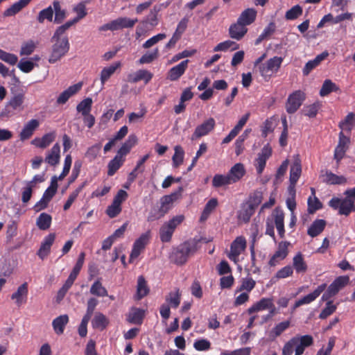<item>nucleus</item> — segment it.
<instances>
[{
    "label": "nucleus",
    "instance_id": "obj_3",
    "mask_svg": "<svg viewBox=\"0 0 355 355\" xmlns=\"http://www.w3.org/2000/svg\"><path fill=\"white\" fill-rule=\"evenodd\" d=\"M51 42L53 43L51 52L49 58V62L51 64L55 63L64 57L69 50V42L67 36L52 37Z\"/></svg>",
    "mask_w": 355,
    "mask_h": 355
},
{
    "label": "nucleus",
    "instance_id": "obj_56",
    "mask_svg": "<svg viewBox=\"0 0 355 355\" xmlns=\"http://www.w3.org/2000/svg\"><path fill=\"white\" fill-rule=\"evenodd\" d=\"M37 45V42H35L32 40L24 42L20 49V55H31L34 50L35 49Z\"/></svg>",
    "mask_w": 355,
    "mask_h": 355
},
{
    "label": "nucleus",
    "instance_id": "obj_30",
    "mask_svg": "<svg viewBox=\"0 0 355 355\" xmlns=\"http://www.w3.org/2000/svg\"><path fill=\"white\" fill-rule=\"evenodd\" d=\"M137 142V137L135 135H129L128 139L123 144L121 147L119 149L116 153V156H119L120 158L124 159L125 156L130 151L131 148L135 146Z\"/></svg>",
    "mask_w": 355,
    "mask_h": 355
},
{
    "label": "nucleus",
    "instance_id": "obj_11",
    "mask_svg": "<svg viewBox=\"0 0 355 355\" xmlns=\"http://www.w3.org/2000/svg\"><path fill=\"white\" fill-rule=\"evenodd\" d=\"M215 126V119L212 117L209 118L196 128L193 133L191 135V140H195L207 135L214 129Z\"/></svg>",
    "mask_w": 355,
    "mask_h": 355
},
{
    "label": "nucleus",
    "instance_id": "obj_62",
    "mask_svg": "<svg viewBox=\"0 0 355 355\" xmlns=\"http://www.w3.org/2000/svg\"><path fill=\"white\" fill-rule=\"evenodd\" d=\"M0 60L8 63L10 65H15L18 60L16 55L10 53L0 49Z\"/></svg>",
    "mask_w": 355,
    "mask_h": 355
},
{
    "label": "nucleus",
    "instance_id": "obj_12",
    "mask_svg": "<svg viewBox=\"0 0 355 355\" xmlns=\"http://www.w3.org/2000/svg\"><path fill=\"white\" fill-rule=\"evenodd\" d=\"M246 248V240L243 236L236 237L230 245V252L228 254V258L236 262L239 256L245 250Z\"/></svg>",
    "mask_w": 355,
    "mask_h": 355
},
{
    "label": "nucleus",
    "instance_id": "obj_37",
    "mask_svg": "<svg viewBox=\"0 0 355 355\" xmlns=\"http://www.w3.org/2000/svg\"><path fill=\"white\" fill-rule=\"evenodd\" d=\"M144 315V311L142 309L132 308L127 316V320L131 324H141Z\"/></svg>",
    "mask_w": 355,
    "mask_h": 355
},
{
    "label": "nucleus",
    "instance_id": "obj_21",
    "mask_svg": "<svg viewBox=\"0 0 355 355\" xmlns=\"http://www.w3.org/2000/svg\"><path fill=\"white\" fill-rule=\"evenodd\" d=\"M153 77V74L146 69H139L133 74L128 76V80L130 83H136L140 80H144L145 84H148Z\"/></svg>",
    "mask_w": 355,
    "mask_h": 355
},
{
    "label": "nucleus",
    "instance_id": "obj_16",
    "mask_svg": "<svg viewBox=\"0 0 355 355\" xmlns=\"http://www.w3.org/2000/svg\"><path fill=\"white\" fill-rule=\"evenodd\" d=\"M272 218L274 220L275 227L280 238L285 236L284 230V213L279 207H276L272 213Z\"/></svg>",
    "mask_w": 355,
    "mask_h": 355
},
{
    "label": "nucleus",
    "instance_id": "obj_49",
    "mask_svg": "<svg viewBox=\"0 0 355 355\" xmlns=\"http://www.w3.org/2000/svg\"><path fill=\"white\" fill-rule=\"evenodd\" d=\"M90 293L98 297L107 296V291L103 286L99 279L95 281L90 288Z\"/></svg>",
    "mask_w": 355,
    "mask_h": 355
},
{
    "label": "nucleus",
    "instance_id": "obj_51",
    "mask_svg": "<svg viewBox=\"0 0 355 355\" xmlns=\"http://www.w3.org/2000/svg\"><path fill=\"white\" fill-rule=\"evenodd\" d=\"M256 286V282L252 278H243L241 280V285L236 288V292L245 291V293H250Z\"/></svg>",
    "mask_w": 355,
    "mask_h": 355
},
{
    "label": "nucleus",
    "instance_id": "obj_6",
    "mask_svg": "<svg viewBox=\"0 0 355 355\" xmlns=\"http://www.w3.org/2000/svg\"><path fill=\"white\" fill-rule=\"evenodd\" d=\"M282 62L283 58L282 57L274 56L270 58L266 62L261 64L259 66V71L261 76L266 80L270 78L273 73L278 71Z\"/></svg>",
    "mask_w": 355,
    "mask_h": 355
},
{
    "label": "nucleus",
    "instance_id": "obj_47",
    "mask_svg": "<svg viewBox=\"0 0 355 355\" xmlns=\"http://www.w3.org/2000/svg\"><path fill=\"white\" fill-rule=\"evenodd\" d=\"M339 90V87L329 79H326L322 85L320 90V96H326L332 92H337Z\"/></svg>",
    "mask_w": 355,
    "mask_h": 355
},
{
    "label": "nucleus",
    "instance_id": "obj_23",
    "mask_svg": "<svg viewBox=\"0 0 355 355\" xmlns=\"http://www.w3.org/2000/svg\"><path fill=\"white\" fill-rule=\"evenodd\" d=\"M248 28L245 26L243 25L241 22L239 23V21L238 20L236 23L232 24L229 28L230 37L236 40H241L246 34Z\"/></svg>",
    "mask_w": 355,
    "mask_h": 355
},
{
    "label": "nucleus",
    "instance_id": "obj_17",
    "mask_svg": "<svg viewBox=\"0 0 355 355\" xmlns=\"http://www.w3.org/2000/svg\"><path fill=\"white\" fill-rule=\"evenodd\" d=\"M189 62V60H185L170 69L167 73V79L171 81L178 80L186 71Z\"/></svg>",
    "mask_w": 355,
    "mask_h": 355
},
{
    "label": "nucleus",
    "instance_id": "obj_57",
    "mask_svg": "<svg viewBox=\"0 0 355 355\" xmlns=\"http://www.w3.org/2000/svg\"><path fill=\"white\" fill-rule=\"evenodd\" d=\"M85 183H83L78 188H76L72 193H70L67 200L66 201L63 206V209L64 211H67L70 208V207L76 200L80 191L83 190V187H85Z\"/></svg>",
    "mask_w": 355,
    "mask_h": 355
},
{
    "label": "nucleus",
    "instance_id": "obj_54",
    "mask_svg": "<svg viewBox=\"0 0 355 355\" xmlns=\"http://www.w3.org/2000/svg\"><path fill=\"white\" fill-rule=\"evenodd\" d=\"M337 309V306L331 300H327L325 307L322 310L319 315V318L324 320L333 314Z\"/></svg>",
    "mask_w": 355,
    "mask_h": 355
},
{
    "label": "nucleus",
    "instance_id": "obj_46",
    "mask_svg": "<svg viewBox=\"0 0 355 355\" xmlns=\"http://www.w3.org/2000/svg\"><path fill=\"white\" fill-rule=\"evenodd\" d=\"M326 179L324 182L329 184H345L347 183V179L343 175H337L331 171H326Z\"/></svg>",
    "mask_w": 355,
    "mask_h": 355
},
{
    "label": "nucleus",
    "instance_id": "obj_42",
    "mask_svg": "<svg viewBox=\"0 0 355 355\" xmlns=\"http://www.w3.org/2000/svg\"><path fill=\"white\" fill-rule=\"evenodd\" d=\"M293 268L297 273H304L307 270V265L304 261L303 255L298 252L293 259Z\"/></svg>",
    "mask_w": 355,
    "mask_h": 355
},
{
    "label": "nucleus",
    "instance_id": "obj_10",
    "mask_svg": "<svg viewBox=\"0 0 355 355\" xmlns=\"http://www.w3.org/2000/svg\"><path fill=\"white\" fill-rule=\"evenodd\" d=\"M305 100V94L301 90H297L291 94L286 103V110L288 114L295 113Z\"/></svg>",
    "mask_w": 355,
    "mask_h": 355
},
{
    "label": "nucleus",
    "instance_id": "obj_4",
    "mask_svg": "<svg viewBox=\"0 0 355 355\" xmlns=\"http://www.w3.org/2000/svg\"><path fill=\"white\" fill-rule=\"evenodd\" d=\"M184 219L183 215H178L164 223L159 229L161 241L163 243L170 242L176 227L183 222Z\"/></svg>",
    "mask_w": 355,
    "mask_h": 355
},
{
    "label": "nucleus",
    "instance_id": "obj_64",
    "mask_svg": "<svg viewBox=\"0 0 355 355\" xmlns=\"http://www.w3.org/2000/svg\"><path fill=\"white\" fill-rule=\"evenodd\" d=\"M250 347H243L234 351L224 350L221 352L220 355H250Z\"/></svg>",
    "mask_w": 355,
    "mask_h": 355
},
{
    "label": "nucleus",
    "instance_id": "obj_13",
    "mask_svg": "<svg viewBox=\"0 0 355 355\" xmlns=\"http://www.w3.org/2000/svg\"><path fill=\"white\" fill-rule=\"evenodd\" d=\"M349 141V138L346 137L343 131H341L339 133L338 144L334 150V157L337 162V165H339L340 162L345 157Z\"/></svg>",
    "mask_w": 355,
    "mask_h": 355
},
{
    "label": "nucleus",
    "instance_id": "obj_52",
    "mask_svg": "<svg viewBox=\"0 0 355 355\" xmlns=\"http://www.w3.org/2000/svg\"><path fill=\"white\" fill-rule=\"evenodd\" d=\"M174 150L175 153L172 157L173 166L177 168L183 163L184 151L180 146H176Z\"/></svg>",
    "mask_w": 355,
    "mask_h": 355
},
{
    "label": "nucleus",
    "instance_id": "obj_15",
    "mask_svg": "<svg viewBox=\"0 0 355 355\" xmlns=\"http://www.w3.org/2000/svg\"><path fill=\"white\" fill-rule=\"evenodd\" d=\"M290 243L288 241H281L278 244L277 250L269 260L270 266H275L280 261L284 260L288 254V247Z\"/></svg>",
    "mask_w": 355,
    "mask_h": 355
},
{
    "label": "nucleus",
    "instance_id": "obj_19",
    "mask_svg": "<svg viewBox=\"0 0 355 355\" xmlns=\"http://www.w3.org/2000/svg\"><path fill=\"white\" fill-rule=\"evenodd\" d=\"M326 284H320L312 293L297 300V306H302L304 304H309L311 303L320 296V295L326 289Z\"/></svg>",
    "mask_w": 355,
    "mask_h": 355
},
{
    "label": "nucleus",
    "instance_id": "obj_63",
    "mask_svg": "<svg viewBox=\"0 0 355 355\" xmlns=\"http://www.w3.org/2000/svg\"><path fill=\"white\" fill-rule=\"evenodd\" d=\"M159 50L155 49L151 53H146L143 55L139 60V64H149L158 57Z\"/></svg>",
    "mask_w": 355,
    "mask_h": 355
},
{
    "label": "nucleus",
    "instance_id": "obj_41",
    "mask_svg": "<svg viewBox=\"0 0 355 355\" xmlns=\"http://www.w3.org/2000/svg\"><path fill=\"white\" fill-rule=\"evenodd\" d=\"M182 191L183 188L180 187L175 191L171 193L169 195L163 196L160 199V202H162V204L171 208V204L181 198Z\"/></svg>",
    "mask_w": 355,
    "mask_h": 355
},
{
    "label": "nucleus",
    "instance_id": "obj_22",
    "mask_svg": "<svg viewBox=\"0 0 355 355\" xmlns=\"http://www.w3.org/2000/svg\"><path fill=\"white\" fill-rule=\"evenodd\" d=\"M121 64L120 62H115L112 64L103 68L100 73V80L102 87L104 86L105 83L112 77L117 69L121 68Z\"/></svg>",
    "mask_w": 355,
    "mask_h": 355
},
{
    "label": "nucleus",
    "instance_id": "obj_18",
    "mask_svg": "<svg viewBox=\"0 0 355 355\" xmlns=\"http://www.w3.org/2000/svg\"><path fill=\"white\" fill-rule=\"evenodd\" d=\"M82 86V83L71 85L59 95L56 103L58 105H63L66 103L70 97L78 93L81 89Z\"/></svg>",
    "mask_w": 355,
    "mask_h": 355
},
{
    "label": "nucleus",
    "instance_id": "obj_34",
    "mask_svg": "<svg viewBox=\"0 0 355 355\" xmlns=\"http://www.w3.org/2000/svg\"><path fill=\"white\" fill-rule=\"evenodd\" d=\"M326 224L323 219L315 220L307 230L308 235L313 238L318 236L324 230Z\"/></svg>",
    "mask_w": 355,
    "mask_h": 355
},
{
    "label": "nucleus",
    "instance_id": "obj_44",
    "mask_svg": "<svg viewBox=\"0 0 355 355\" xmlns=\"http://www.w3.org/2000/svg\"><path fill=\"white\" fill-rule=\"evenodd\" d=\"M125 159H121L119 156L115 155V157L110 161L107 165V175L112 176L115 173L121 168L123 165Z\"/></svg>",
    "mask_w": 355,
    "mask_h": 355
},
{
    "label": "nucleus",
    "instance_id": "obj_2",
    "mask_svg": "<svg viewBox=\"0 0 355 355\" xmlns=\"http://www.w3.org/2000/svg\"><path fill=\"white\" fill-rule=\"evenodd\" d=\"M198 242L196 239L186 241L174 248L171 255L172 261L177 265L184 264L189 257L197 251Z\"/></svg>",
    "mask_w": 355,
    "mask_h": 355
},
{
    "label": "nucleus",
    "instance_id": "obj_59",
    "mask_svg": "<svg viewBox=\"0 0 355 355\" xmlns=\"http://www.w3.org/2000/svg\"><path fill=\"white\" fill-rule=\"evenodd\" d=\"M255 209L250 207V205H247L246 207L243 208L239 213V220L248 223L252 216L254 214Z\"/></svg>",
    "mask_w": 355,
    "mask_h": 355
},
{
    "label": "nucleus",
    "instance_id": "obj_36",
    "mask_svg": "<svg viewBox=\"0 0 355 355\" xmlns=\"http://www.w3.org/2000/svg\"><path fill=\"white\" fill-rule=\"evenodd\" d=\"M108 324V319L101 312H96L92 320V327L101 331L104 330L107 327Z\"/></svg>",
    "mask_w": 355,
    "mask_h": 355
},
{
    "label": "nucleus",
    "instance_id": "obj_5",
    "mask_svg": "<svg viewBox=\"0 0 355 355\" xmlns=\"http://www.w3.org/2000/svg\"><path fill=\"white\" fill-rule=\"evenodd\" d=\"M138 21L137 18L119 17L99 27L100 31H118L123 28H132Z\"/></svg>",
    "mask_w": 355,
    "mask_h": 355
},
{
    "label": "nucleus",
    "instance_id": "obj_27",
    "mask_svg": "<svg viewBox=\"0 0 355 355\" xmlns=\"http://www.w3.org/2000/svg\"><path fill=\"white\" fill-rule=\"evenodd\" d=\"M273 307V302L271 298L263 297L259 301L254 303L248 310L249 314H252L255 312L268 309Z\"/></svg>",
    "mask_w": 355,
    "mask_h": 355
},
{
    "label": "nucleus",
    "instance_id": "obj_9",
    "mask_svg": "<svg viewBox=\"0 0 355 355\" xmlns=\"http://www.w3.org/2000/svg\"><path fill=\"white\" fill-rule=\"evenodd\" d=\"M159 11V8L157 6H154L146 17L141 21V24L137 26L135 34L137 39L145 33L147 25L153 28L158 24L157 14Z\"/></svg>",
    "mask_w": 355,
    "mask_h": 355
},
{
    "label": "nucleus",
    "instance_id": "obj_28",
    "mask_svg": "<svg viewBox=\"0 0 355 355\" xmlns=\"http://www.w3.org/2000/svg\"><path fill=\"white\" fill-rule=\"evenodd\" d=\"M39 124V121L36 119H31L25 124L19 134L20 140L24 141L29 139L33 135L34 131L38 128Z\"/></svg>",
    "mask_w": 355,
    "mask_h": 355
},
{
    "label": "nucleus",
    "instance_id": "obj_58",
    "mask_svg": "<svg viewBox=\"0 0 355 355\" xmlns=\"http://www.w3.org/2000/svg\"><path fill=\"white\" fill-rule=\"evenodd\" d=\"M303 10L300 5H295L286 11L285 18L287 20H294L302 15Z\"/></svg>",
    "mask_w": 355,
    "mask_h": 355
},
{
    "label": "nucleus",
    "instance_id": "obj_14",
    "mask_svg": "<svg viewBox=\"0 0 355 355\" xmlns=\"http://www.w3.org/2000/svg\"><path fill=\"white\" fill-rule=\"evenodd\" d=\"M271 155L272 148L269 144L264 146L261 152L258 154V157L255 160L256 170L259 175H261L263 173L266 165V162Z\"/></svg>",
    "mask_w": 355,
    "mask_h": 355
},
{
    "label": "nucleus",
    "instance_id": "obj_50",
    "mask_svg": "<svg viewBox=\"0 0 355 355\" xmlns=\"http://www.w3.org/2000/svg\"><path fill=\"white\" fill-rule=\"evenodd\" d=\"M92 103L91 98H86L78 104L76 110L78 112L81 113L82 115H87L91 112Z\"/></svg>",
    "mask_w": 355,
    "mask_h": 355
},
{
    "label": "nucleus",
    "instance_id": "obj_20",
    "mask_svg": "<svg viewBox=\"0 0 355 355\" xmlns=\"http://www.w3.org/2000/svg\"><path fill=\"white\" fill-rule=\"evenodd\" d=\"M169 210L170 207H168L165 205L162 204V202H160L159 206H154L152 207L148 215L147 220L148 222H153L159 220L164 217Z\"/></svg>",
    "mask_w": 355,
    "mask_h": 355
},
{
    "label": "nucleus",
    "instance_id": "obj_38",
    "mask_svg": "<svg viewBox=\"0 0 355 355\" xmlns=\"http://www.w3.org/2000/svg\"><path fill=\"white\" fill-rule=\"evenodd\" d=\"M311 194L313 196V198H312L311 196H310L308 198L307 204H308V209L307 211L309 214H313L316 211L321 209L322 208V204L320 201V200L315 196V190L314 188L311 189Z\"/></svg>",
    "mask_w": 355,
    "mask_h": 355
},
{
    "label": "nucleus",
    "instance_id": "obj_61",
    "mask_svg": "<svg viewBox=\"0 0 355 355\" xmlns=\"http://www.w3.org/2000/svg\"><path fill=\"white\" fill-rule=\"evenodd\" d=\"M230 48L233 50L238 49V45L231 40H227L218 44L214 49V51H225Z\"/></svg>",
    "mask_w": 355,
    "mask_h": 355
},
{
    "label": "nucleus",
    "instance_id": "obj_45",
    "mask_svg": "<svg viewBox=\"0 0 355 355\" xmlns=\"http://www.w3.org/2000/svg\"><path fill=\"white\" fill-rule=\"evenodd\" d=\"M354 200L349 199L347 196L341 200V205L339 209V214L349 216L354 211Z\"/></svg>",
    "mask_w": 355,
    "mask_h": 355
},
{
    "label": "nucleus",
    "instance_id": "obj_48",
    "mask_svg": "<svg viewBox=\"0 0 355 355\" xmlns=\"http://www.w3.org/2000/svg\"><path fill=\"white\" fill-rule=\"evenodd\" d=\"M232 184L227 173L226 175L216 174L212 179V186L214 188H219Z\"/></svg>",
    "mask_w": 355,
    "mask_h": 355
},
{
    "label": "nucleus",
    "instance_id": "obj_8",
    "mask_svg": "<svg viewBox=\"0 0 355 355\" xmlns=\"http://www.w3.org/2000/svg\"><path fill=\"white\" fill-rule=\"evenodd\" d=\"M150 231L148 230L141 234L140 236L135 240L130 254V261L137 259L140 255L141 252L144 250L146 245L150 243Z\"/></svg>",
    "mask_w": 355,
    "mask_h": 355
},
{
    "label": "nucleus",
    "instance_id": "obj_55",
    "mask_svg": "<svg viewBox=\"0 0 355 355\" xmlns=\"http://www.w3.org/2000/svg\"><path fill=\"white\" fill-rule=\"evenodd\" d=\"M58 180H60L59 176L54 175L51 182L50 186L46 189V204L55 195L58 189Z\"/></svg>",
    "mask_w": 355,
    "mask_h": 355
},
{
    "label": "nucleus",
    "instance_id": "obj_35",
    "mask_svg": "<svg viewBox=\"0 0 355 355\" xmlns=\"http://www.w3.org/2000/svg\"><path fill=\"white\" fill-rule=\"evenodd\" d=\"M291 326V321L289 320L282 321L276 324L274 327L269 332V337L274 340L280 336L283 332L287 330Z\"/></svg>",
    "mask_w": 355,
    "mask_h": 355
},
{
    "label": "nucleus",
    "instance_id": "obj_31",
    "mask_svg": "<svg viewBox=\"0 0 355 355\" xmlns=\"http://www.w3.org/2000/svg\"><path fill=\"white\" fill-rule=\"evenodd\" d=\"M327 52H323L318 55L313 60H309L302 69L304 76H308L310 72L318 67L320 63L328 56Z\"/></svg>",
    "mask_w": 355,
    "mask_h": 355
},
{
    "label": "nucleus",
    "instance_id": "obj_7",
    "mask_svg": "<svg viewBox=\"0 0 355 355\" xmlns=\"http://www.w3.org/2000/svg\"><path fill=\"white\" fill-rule=\"evenodd\" d=\"M349 282V277L347 275L339 276L329 286L327 291L322 296V300L327 301L335 296Z\"/></svg>",
    "mask_w": 355,
    "mask_h": 355
},
{
    "label": "nucleus",
    "instance_id": "obj_29",
    "mask_svg": "<svg viewBox=\"0 0 355 355\" xmlns=\"http://www.w3.org/2000/svg\"><path fill=\"white\" fill-rule=\"evenodd\" d=\"M149 292L150 288L144 277L142 275L139 276L137 279V292L135 297V300H141L146 296Z\"/></svg>",
    "mask_w": 355,
    "mask_h": 355
},
{
    "label": "nucleus",
    "instance_id": "obj_40",
    "mask_svg": "<svg viewBox=\"0 0 355 355\" xmlns=\"http://www.w3.org/2000/svg\"><path fill=\"white\" fill-rule=\"evenodd\" d=\"M60 146L58 144H55L52 147L50 153L46 157V162L52 166H55L60 162Z\"/></svg>",
    "mask_w": 355,
    "mask_h": 355
},
{
    "label": "nucleus",
    "instance_id": "obj_24",
    "mask_svg": "<svg viewBox=\"0 0 355 355\" xmlns=\"http://www.w3.org/2000/svg\"><path fill=\"white\" fill-rule=\"evenodd\" d=\"M302 173V166L301 162L300 159H296L294 161L293 164L291 166L290 170V189H293L295 187L297 182L298 181Z\"/></svg>",
    "mask_w": 355,
    "mask_h": 355
},
{
    "label": "nucleus",
    "instance_id": "obj_60",
    "mask_svg": "<svg viewBox=\"0 0 355 355\" xmlns=\"http://www.w3.org/2000/svg\"><path fill=\"white\" fill-rule=\"evenodd\" d=\"M53 7L55 10L54 22L60 24L65 18V11L61 9L60 2L58 1H53Z\"/></svg>",
    "mask_w": 355,
    "mask_h": 355
},
{
    "label": "nucleus",
    "instance_id": "obj_25",
    "mask_svg": "<svg viewBox=\"0 0 355 355\" xmlns=\"http://www.w3.org/2000/svg\"><path fill=\"white\" fill-rule=\"evenodd\" d=\"M245 174L244 165L241 163L234 164L227 173L232 184L239 182Z\"/></svg>",
    "mask_w": 355,
    "mask_h": 355
},
{
    "label": "nucleus",
    "instance_id": "obj_39",
    "mask_svg": "<svg viewBox=\"0 0 355 355\" xmlns=\"http://www.w3.org/2000/svg\"><path fill=\"white\" fill-rule=\"evenodd\" d=\"M31 0H19L15 2L10 8L4 11L3 15L5 17H10L15 15L21 9L26 7L31 2Z\"/></svg>",
    "mask_w": 355,
    "mask_h": 355
},
{
    "label": "nucleus",
    "instance_id": "obj_26",
    "mask_svg": "<svg viewBox=\"0 0 355 355\" xmlns=\"http://www.w3.org/2000/svg\"><path fill=\"white\" fill-rule=\"evenodd\" d=\"M28 295V284L24 283L18 287L17 291L13 293L11 295V299L15 300L16 304L19 306L26 303Z\"/></svg>",
    "mask_w": 355,
    "mask_h": 355
},
{
    "label": "nucleus",
    "instance_id": "obj_43",
    "mask_svg": "<svg viewBox=\"0 0 355 355\" xmlns=\"http://www.w3.org/2000/svg\"><path fill=\"white\" fill-rule=\"evenodd\" d=\"M166 301L172 308H178L181 301L180 289L176 288L175 291L170 292L168 295L166 296Z\"/></svg>",
    "mask_w": 355,
    "mask_h": 355
},
{
    "label": "nucleus",
    "instance_id": "obj_1",
    "mask_svg": "<svg viewBox=\"0 0 355 355\" xmlns=\"http://www.w3.org/2000/svg\"><path fill=\"white\" fill-rule=\"evenodd\" d=\"M313 338L311 335H296L284 344L282 354L292 355L295 347V355H302L306 347L313 345Z\"/></svg>",
    "mask_w": 355,
    "mask_h": 355
},
{
    "label": "nucleus",
    "instance_id": "obj_32",
    "mask_svg": "<svg viewBox=\"0 0 355 355\" xmlns=\"http://www.w3.org/2000/svg\"><path fill=\"white\" fill-rule=\"evenodd\" d=\"M69 322V316L67 314L61 315L55 318L52 322L53 330L58 335L64 333L65 326Z\"/></svg>",
    "mask_w": 355,
    "mask_h": 355
},
{
    "label": "nucleus",
    "instance_id": "obj_53",
    "mask_svg": "<svg viewBox=\"0 0 355 355\" xmlns=\"http://www.w3.org/2000/svg\"><path fill=\"white\" fill-rule=\"evenodd\" d=\"M263 200V193L261 191L256 190L250 194L247 205L254 209L261 204Z\"/></svg>",
    "mask_w": 355,
    "mask_h": 355
},
{
    "label": "nucleus",
    "instance_id": "obj_33",
    "mask_svg": "<svg viewBox=\"0 0 355 355\" xmlns=\"http://www.w3.org/2000/svg\"><path fill=\"white\" fill-rule=\"evenodd\" d=\"M257 17V11L254 8H247L243 10L238 18L239 23L241 22L245 26L252 24Z\"/></svg>",
    "mask_w": 355,
    "mask_h": 355
}]
</instances>
